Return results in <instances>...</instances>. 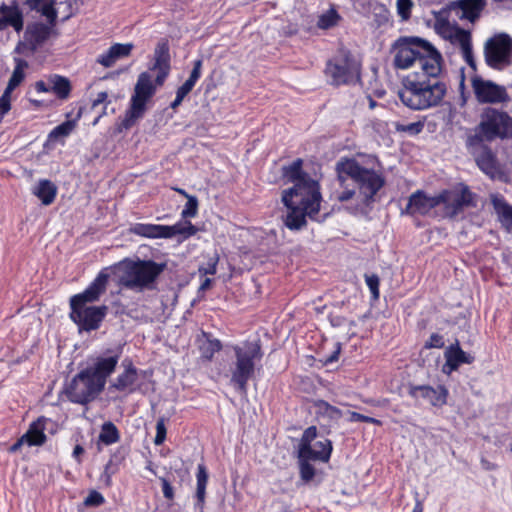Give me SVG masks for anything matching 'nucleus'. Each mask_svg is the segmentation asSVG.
Returning <instances> with one entry per match:
<instances>
[{"label":"nucleus","instance_id":"1","mask_svg":"<svg viewBox=\"0 0 512 512\" xmlns=\"http://www.w3.org/2000/svg\"><path fill=\"white\" fill-rule=\"evenodd\" d=\"M303 164V159L297 158L282 167V176L293 184L282 193V202L288 209L285 225L290 230L305 227L307 217L317 220L321 208V185L304 171Z\"/></svg>","mask_w":512,"mask_h":512},{"label":"nucleus","instance_id":"2","mask_svg":"<svg viewBox=\"0 0 512 512\" xmlns=\"http://www.w3.org/2000/svg\"><path fill=\"white\" fill-rule=\"evenodd\" d=\"M425 61L422 70L406 75L398 97L402 104L414 111H423L439 106L447 93L443 77L444 60L436 61L433 57Z\"/></svg>","mask_w":512,"mask_h":512},{"label":"nucleus","instance_id":"3","mask_svg":"<svg viewBox=\"0 0 512 512\" xmlns=\"http://www.w3.org/2000/svg\"><path fill=\"white\" fill-rule=\"evenodd\" d=\"M335 170L341 186L348 178L353 180L366 206L375 202L376 195L386 184L381 172L362 166L355 158L341 157L336 163Z\"/></svg>","mask_w":512,"mask_h":512},{"label":"nucleus","instance_id":"4","mask_svg":"<svg viewBox=\"0 0 512 512\" xmlns=\"http://www.w3.org/2000/svg\"><path fill=\"white\" fill-rule=\"evenodd\" d=\"M510 137H512V117L506 111L486 107L480 115V122L475 126L474 133L467 136L466 146L477 147L483 143Z\"/></svg>","mask_w":512,"mask_h":512},{"label":"nucleus","instance_id":"5","mask_svg":"<svg viewBox=\"0 0 512 512\" xmlns=\"http://www.w3.org/2000/svg\"><path fill=\"white\" fill-rule=\"evenodd\" d=\"M235 361L230 367V384L239 392L246 393L248 382L255 374L257 363L263 358L259 341H245L232 347Z\"/></svg>","mask_w":512,"mask_h":512},{"label":"nucleus","instance_id":"6","mask_svg":"<svg viewBox=\"0 0 512 512\" xmlns=\"http://www.w3.org/2000/svg\"><path fill=\"white\" fill-rule=\"evenodd\" d=\"M395 55L393 64L397 69H408L418 64L423 69L425 61L433 57L437 62L442 61L441 53L427 40L419 37H402L394 44Z\"/></svg>","mask_w":512,"mask_h":512},{"label":"nucleus","instance_id":"7","mask_svg":"<svg viewBox=\"0 0 512 512\" xmlns=\"http://www.w3.org/2000/svg\"><path fill=\"white\" fill-rule=\"evenodd\" d=\"M120 284L127 289H153L159 276L164 272L166 263L153 260H125Z\"/></svg>","mask_w":512,"mask_h":512},{"label":"nucleus","instance_id":"8","mask_svg":"<svg viewBox=\"0 0 512 512\" xmlns=\"http://www.w3.org/2000/svg\"><path fill=\"white\" fill-rule=\"evenodd\" d=\"M324 75L334 87L351 85L360 80V65L348 49L341 48L327 60Z\"/></svg>","mask_w":512,"mask_h":512},{"label":"nucleus","instance_id":"9","mask_svg":"<svg viewBox=\"0 0 512 512\" xmlns=\"http://www.w3.org/2000/svg\"><path fill=\"white\" fill-rule=\"evenodd\" d=\"M439 205H444V217L455 220L466 208L477 206L476 194L461 183L452 189H443L438 193Z\"/></svg>","mask_w":512,"mask_h":512},{"label":"nucleus","instance_id":"10","mask_svg":"<svg viewBox=\"0 0 512 512\" xmlns=\"http://www.w3.org/2000/svg\"><path fill=\"white\" fill-rule=\"evenodd\" d=\"M102 391V387L85 369L79 371L64 388L68 400L81 405L94 401Z\"/></svg>","mask_w":512,"mask_h":512},{"label":"nucleus","instance_id":"11","mask_svg":"<svg viewBox=\"0 0 512 512\" xmlns=\"http://www.w3.org/2000/svg\"><path fill=\"white\" fill-rule=\"evenodd\" d=\"M484 58L487 66L494 70H504L512 63V38L499 33L489 38L484 45Z\"/></svg>","mask_w":512,"mask_h":512},{"label":"nucleus","instance_id":"12","mask_svg":"<svg viewBox=\"0 0 512 512\" xmlns=\"http://www.w3.org/2000/svg\"><path fill=\"white\" fill-rule=\"evenodd\" d=\"M198 229L190 221H186L184 224L178 222L174 225H160L150 223H136L131 228V232L135 235L157 239L164 238L169 239L176 235H182L184 239H187L197 233Z\"/></svg>","mask_w":512,"mask_h":512},{"label":"nucleus","instance_id":"13","mask_svg":"<svg viewBox=\"0 0 512 512\" xmlns=\"http://www.w3.org/2000/svg\"><path fill=\"white\" fill-rule=\"evenodd\" d=\"M108 312L106 305L87 306L84 303L70 301V319L77 325L79 331L97 330Z\"/></svg>","mask_w":512,"mask_h":512},{"label":"nucleus","instance_id":"14","mask_svg":"<svg viewBox=\"0 0 512 512\" xmlns=\"http://www.w3.org/2000/svg\"><path fill=\"white\" fill-rule=\"evenodd\" d=\"M122 354L121 349H106L93 358L92 363L84 368L104 390L108 378L115 373Z\"/></svg>","mask_w":512,"mask_h":512},{"label":"nucleus","instance_id":"15","mask_svg":"<svg viewBox=\"0 0 512 512\" xmlns=\"http://www.w3.org/2000/svg\"><path fill=\"white\" fill-rule=\"evenodd\" d=\"M471 86L479 103L497 104L510 101V96L504 86L484 80L480 76L471 79Z\"/></svg>","mask_w":512,"mask_h":512},{"label":"nucleus","instance_id":"16","mask_svg":"<svg viewBox=\"0 0 512 512\" xmlns=\"http://www.w3.org/2000/svg\"><path fill=\"white\" fill-rule=\"evenodd\" d=\"M123 370L117 375V377L111 382L109 389L116 390L118 392H124L127 394H133L140 391L141 386L137 383L139 370L133 364L132 360L125 359L122 362Z\"/></svg>","mask_w":512,"mask_h":512},{"label":"nucleus","instance_id":"17","mask_svg":"<svg viewBox=\"0 0 512 512\" xmlns=\"http://www.w3.org/2000/svg\"><path fill=\"white\" fill-rule=\"evenodd\" d=\"M35 90L38 93H53L59 100H66L70 97L72 84L69 78L50 74L46 80H39L35 83Z\"/></svg>","mask_w":512,"mask_h":512},{"label":"nucleus","instance_id":"18","mask_svg":"<svg viewBox=\"0 0 512 512\" xmlns=\"http://www.w3.org/2000/svg\"><path fill=\"white\" fill-rule=\"evenodd\" d=\"M437 206H439L438 194L428 196L425 191L419 189L409 196L407 205L402 209L401 214L425 216Z\"/></svg>","mask_w":512,"mask_h":512},{"label":"nucleus","instance_id":"19","mask_svg":"<svg viewBox=\"0 0 512 512\" xmlns=\"http://www.w3.org/2000/svg\"><path fill=\"white\" fill-rule=\"evenodd\" d=\"M473 155L478 168L490 178H495L499 174V163L495 153L483 143L477 147H467Z\"/></svg>","mask_w":512,"mask_h":512},{"label":"nucleus","instance_id":"20","mask_svg":"<svg viewBox=\"0 0 512 512\" xmlns=\"http://www.w3.org/2000/svg\"><path fill=\"white\" fill-rule=\"evenodd\" d=\"M408 393L412 398L427 400L434 407L444 406L449 395L444 385H438L436 388L430 385H411Z\"/></svg>","mask_w":512,"mask_h":512},{"label":"nucleus","instance_id":"21","mask_svg":"<svg viewBox=\"0 0 512 512\" xmlns=\"http://www.w3.org/2000/svg\"><path fill=\"white\" fill-rule=\"evenodd\" d=\"M155 86L152 84L151 75L148 72H142L138 76L135 85L134 94L131 98V107L136 112H143L146 109L147 101L154 95Z\"/></svg>","mask_w":512,"mask_h":512},{"label":"nucleus","instance_id":"22","mask_svg":"<svg viewBox=\"0 0 512 512\" xmlns=\"http://www.w3.org/2000/svg\"><path fill=\"white\" fill-rule=\"evenodd\" d=\"M108 281L109 274L105 269L101 270L88 287L82 293L73 295L70 301L84 304L98 301L100 296L106 291Z\"/></svg>","mask_w":512,"mask_h":512},{"label":"nucleus","instance_id":"23","mask_svg":"<svg viewBox=\"0 0 512 512\" xmlns=\"http://www.w3.org/2000/svg\"><path fill=\"white\" fill-rule=\"evenodd\" d=\"M108 281L109 274L105 269L101 270L88 287L82 293L73 295L70 301L84 304L98 301L100 296L106 291Z\"/></svg>","mask_w":512,"mask_h":512},{"label":"nucleus","instance_id":"24","mask_svg":"<svg viewBox=\"0 0 512 512\" xmlns=\"http://www.w3.org/2000/svg\"><path fill=\"white\" fill-rule=\"evenodd\" d=\"M108 281L109 274L105 269L101 270L88 287L82 293L73 295L70 301L84 304L98 301L100 296L106 291Z\"/></svg>","mask_w":512,"mask_h":512},{"label":"nucleus","instance_id":"25","mask_svg":"<svg viewBox=\"0 0 512 512\" xmlns=\"http://www.w3.org/2000/svg\"><path fill=\"white\" fill-rule=\"evenodd\" d=\"M446 362L443 371L451 373L458 370L461 364H472L475 360L474 356L466 353L459 346V343L450 345L445 351Z\"/></svg>","mask_w":512,"mask_h":512},{"label":"nucleus","instance_id":"26","mask_svg":"<svg viewBox=\"0 0 512 512\" xmlns=\"http://www.w3.org/2000/svg\"><path fill=\"white\" fill-rule=\"evenodd\" d=\"M486 5V0H456L450 2L448 7L450 10L460 9L462 11L460 18L467 19L473 23L479 19Z\"/></svg>","mask_w":512,"mask_h":512},{"label":"nucleus","instance_id":"27","mask_svg":"<svg viewBox=\"0 0 512 512\" xmlns=\"http://www.w3.org/2000/svg\"><path fill=\"white\" fill-rule=\"evenodd\" d=\"M133 48L132 43H115L105 53L99 55L97 62L105 68H110L117 60L130 56Z\"/></svg>","mask_w":512,"mask_h":512},{"label":"nucleus","instance_id":"28","mask_svg":"<svg viewBox=\"0 0 512 512\" xmlns=\"http://www.w3.org/2000/svg\"><path fill=\"white\" fill-rule=\"evenodd\" d=\"M491 204L501 226L507 232H512V205L500 194L491 195Z\"/></svg>","mask_w":512,"mask_h":512},{"label":"nucleus","instance_id":"29","mask_svg":"<svg viewBox=\"0 0 512 512\" xmlns=\"http://www.w3.org/2000/svg\"><path fill=\"white\" fill-rule=\"evenodd\" d=\"M0 30L11 26L16 32L23 29V14L17 6H0Z\"/></svg>","mask_w":512,"mask_h":512},{"label":"nucleus","instance_id":"30","mask_svg":"<svg viewBox=\"0 0 512 512\" xmlns=\"http://www.w3.org/2000/svg\"><path fill=\"white\" fill-rule=\"evenodd\" d=\"M47 421L46 417L40 416L29 425L28 430L22 435L26 444L29 446H41L46 442L47 437L44 431Z\"/></svg>","mask_w":512,"mask_h":512},{"label":"nucleus","instance_id":"31","mask_svg":"<svg viewBox=\"0 0 512 512\" xmlns=\"http://www.w3.org/2000/svg\"><path fill=\"white\" fill-rule=\"evenodd\" d=\"M35 195L44 206L51 205L58 193V187L49 179H40L32 189Z\"/></svg>","mask_w":512,"mask_h":512},{"label":"nucleus","instance_id":"32","mask_svg":"<svg viewBox=\"0 0 512 512\" xmlns=\"http://www.w3.org/2000/svg\"><path fill=\"white\" fill-rule=\"evenodd\" d=\"M208 471L206 466L201 463L198 464L197 473H196V492H195V507L200 511L203 510L206 499V488L208 484Z\"/></svg>","mask_w":512,"mask_h":512},{"label":"nucleus","instance_id":"33","mask_svg":"<svg viewBox=\"0 0 512 512\" xmlns=\"http://www.w3.org/2000/svg\"><path fill=\"white\" fill-rule=\"evenodd\" d=\"M171 56L169 42L166 38H162L157 43L154 50V63L151 69L171 68Z\"/></svg>","mask_w":512,"mask_h":512},{"label":"nucleus","instance_id":"34","mask_svg":"<svg viewBox=\"0 0 512 512\" xmlns=\"http://www.w3.org/2000/svg\"><path fill=\"white\" fill-rule=\"evenodd\" d=\"M202 64V59H196L193 62V68L189 78L180 87H178L176 96L184 100V98L193 90L195 84L201 77Z\"/></svg>","mask_w":512,"mask_h":512},{"label":"nucleus","instance_id":"35","mask_svg":"<svg viewBox=\"0 0 512 512\" xmlns=\"http://www.w3.org/2000/svg\"><path fill=\"white\" fill-rule=\"evenodd\" d=\"M333 450L332 442L329 439L317 441L314 448L311 447V453L304 454L301 458H310L322 462L329 461Z\"/></svg>","mask_w":512,"mask_h":512},{"label":"nucleus","instance_id":"36","mask_svg":"<svg viewBox=\"0 0 512 512\" xmlns=\"http://www.w3.org/2000/svg\"><path fill=\"white\" fill-rule=\"evenodd\" d=\"M27 67L28 63L26 60L22 58H15V68L5 89V95H10V93L22 83L25 78V69Z\"/></svg>","mask_w":512,"mask_h":512},{"label":"nucleus","instance_id":"37","mask_svg":"<svg viewBox=\"0 0 512 512\" xmlns=\"http://www.w3.org/2000/svg\"><path fill=\"white\" fill-rule=\"evenodd\" d=\"M205 342L200 345L199 349L201 357L207 361H211L215 353L220 352L223 348L222 342L219 339L213 338L209 332H202Z\"/></svg>","mask_w":512,"mask_h":512},{"label":"nucleus","instance_id":"38","mask_svg":"<svg viewBox=\"0 0 512 512\" xmlns=\"http://www.w3.org/2000/svg\"><path fill=\"white\" fill-rule=\"evenodd\" d=\"M312 405L318 416L325 417L329 420H338L343 415L338 407L331 405L323 399L313 400Z\"/></svg>","mask_w":512,"mask_h":512},{"label":"nucleus","instance_id":"39","mask_svg":"<svg viewBox=\"0 0 512 512\" xmlns=\"http://www.w3.org/2000/svg\"><path fill=\"white\" fill-rule=\"evenodd\" d=\"M120 440V431L117 426L111 422H104L98 436V441L106 446L115 444Z\"/></svg>","mask_w":512,"mask_h":512},{"label":"nucleus","instance_id":"40","mask_svg":"<svg viewBox=\"0 0 512 512\" xmlns=\"http://www.w3.org/2000/svg\"><path fill=\"white\" fill-rule=\"evenodd\" d=\"M29 40L35 45H41L51 35V27L43 23H35L29 30Z\"/></svg>","mask_w":512,"mask_h":512},{"label":"nucleus","instance_id":"41","mask_svg":"<svg viewBox=\"0 0 512 512\" xmlns=\"http://www.w3.org/2000/svg\"><path fill=\"white\" fill-rule=\"evenodd\" d=\"M316 437V426H310L304 430L299 444V458L306 453H311V445Z\"/></svg>","mask_w":512,"mask_h":512},{"label":"nucleus","instance_id":"42","mask_svg":"<svg viewBox=\"0 0 512 512\" xmlns=\"http://www.w3.org/2000/svg\"><path fill=\"white\" fill-rule=\"evenodd\" d=\"M394 129L399 133H406L410 136H416L420 134L425 126V118L417 122L404 124L399 121L393 123Z\"/></svg>","mask_w":512,"mask_h":512},{"label":"nucleus","instance_id":"43","mask_svg":"<svg viewBox=\"0 0 512 512\" xmlns=\"http://www.w3.org/2000/svg\"><path fill=\"white\" fill-rule=\"evenodd\" d=\"M75 127L73 121H65L51 130L48 135L50 141H56L60 138L67 137L71 134Z\"/></svg>","mask_w":512,"mask_h":512},{"label":"nucleus","instance_id":"44","mask_svg":"<svg viewBox=\"0 0 512 512\" xmlns=\"http://www.w3.org/2000/svg\"><path fill=\"white\" fill-rule=\"evenodd\" d=\"M366 285L368 286L371 293V301H378L380 297V278L377 274H365L364 275Z\"/></svg>","mask_w":512,"mask_h":512},{"label":"nucleus","instance_id":"45","mask_svg":"<svg viewBox=\"0 0 512 512\" xmlns=\"http://www.w3.org/2000/svg\"><path fill=\"white\" fill-rule=\"evenodd\" d=\"M37 12H40L43 16H45L51 26L56 24L57 20V10L54 7V1L50 0L47 3H44L39 6L38 9H34Z\"/></svg>","mask_w":512,"mask_h":512},{"label":"nucleus","instance_id":"46","mask_svg":"<svg viewBox=\"0 0 512 512\" xmlns=\"http://www.w3.org/2000/svg\"><path fill=\"white\" fill-rule=\"evenodd\" d=\"M339 15L335 10H330L327 13L322 14L318 20V27L321 29H328L337 24Z\"/></svg>","mask_w":512,"mask_h":512},{"label":"nucleus","instance_id":"47","mask_svg":"<svg viewBox=\"0 0 512 512\" xmlns=\"http://www.w3.org/2000/svg\"><path fill=\"white\" fill-rule=\"evenodd\" d=\"M310 458H300V477L304 482L311 481L315 476V468L309 463Z\"/></svg>","mask_w":512,"mask_h":512},{"label":"nucleus","instance_id":"48","mask_svg":"<svg viewBox=\"0 0 512 512\" xmlns=\"http://www.w3.org/2000/svg\"><path fill=\"white\" fill-rule=\"evenodd\" d=\"M199 202L196 196L188 197L184 209L181 212V217L184 219L194 218L198 213Z\"/></svg>","mask_w":512,"mask_h":512},{"label":"nucleus","instance_id":"49","mask_svg":"<svg viewBox=\"0 0 512 512\" xmlns=\"http://www.w3.org/2000/svg\"><path fill=\"white\" fill-rule=\"evenodd\" d=\"M143 115V112H136L133 107H130L129 112H127L125 118L121 121L118 131L121 132L123 129L131 128L136 120Z\"/></svg>","mask_w":512,"mask_h":512},{"label":"nucleus","instance_id":"50","mask_svg":"<svg viewBox=\"0 0 512 512\" xmlns=\"http://www.w3.org/2000/svg\"><path fill=\"white\" fill-rule=\"evenodd\" d=\"M348 421L349 422H364V423L374 424L377 426H382V421H380L379 419H376V418L370 417V416H366L364 414H361V413H358L355 411L349 412Z\"/></svg>","mask_w":512,"mask_h":512},{"label":"nucleus","instance_id":"51","mask_svg":"<svg viewBox=\"0 0 512 512\" xmlns=\"http://www.w3.org/2000/svg\"><path fill=\"white\" fill-rule=\"evenodd\" d=\"M397 12L402 20H408L411 17L413 7L412 0H397Z\"/></svg>","mask_w":512,"mask_h":512},{"label":"nucleus","instance_id":"52","mask_svg":"<svg viewBox=\"0 0 512 512\" xmlns=\"http://www.w3.org/2000/svg\"><path fill=\"white\" fill-rule=\"evenodd\" d=\"M455 38L457 42L459 43L461 50L462 49H469V46L472 45L471 43V34L468 30H465L463 28H457Z\"/></svg>","mask_w":512,"mask_h":512},{"label":"nucleus","instance_id":"53","mask_svg":"<svg viewBox=\"0 0 512 512\" xmlns=\"http://www.w3.org/2000/svg\"><path fill=\"white\" fill-rule=\"evenodd\" d=\"M167 429L165 419L160 417L156 422V435L154 438L155 445H161L166 440Z\"/></svg>","mask_w":512,"mask_h":512},{"label":"nucleus","instance_id":"54","mask_svg":"<svg viewBox=\"0 0 512 512\" xmlns=\"http://www.w3.org/2000/svg\"><path fill=\"white\" fill-rule=\"evenodd\" d=\"M104 502V496L96 490H92L84 499V505L87 507H98L102 505Z\"/></svg>","mask_w":512,"mask_h":512},{"label":"nucleus","instance_id":"55","mask_svg":"<svg viewBox=\"0 0 512 512\" xmlns=\"http://www.w3.org/2000/svg\"><path fill=\"white\" fill-rule=\"evenodd\" d=\"M445 345L444 338L442 335L438 333H432L429 337V339L425 342L424 348L425 349H432L437 348L441 349Z\"/></svg>","mask_w":512,"mask_h":512},{"label":"nucleus","instance_id":"56","mask_svg":"<svg viewBox=\"0 0 512 512\" xmlns=\"http://www.w3.org/2000/svg\"><path fill=\"white\" fill-rule=\"evenodd\" d=\"M161 486H162V492L163 496L169 500L172 501L174 499V489L170 482L166 478H161Z\"/></svg>","mask_w":512,"mask_h":512},{"label":"nucleus","instance_id":"57","mask_svg":"<svg viewBox=\"0 0 512 512\" xmlns=\"http://www.w3.org/2000/svg\"><path fill=\"white\" fill-rule=\"evenodd\" d=\"M155 70L158 71L155 83L157 86H162L169 75L170 68H156Z\"/></svg>","mask_w":512,"mask_h":512},{"label":"nucleus","instance_id":"58","mask_svg":"<svg viewBox=\"0 0 512 512\" xmlns=\"http://www.w3.org/2000/svg\"><path fill=\"white\" fill-rule=\"evenodd\" d=\"M462 53H463V56H464V59L466 61V63L473 69H475L476 67V63H475V59H474V56H473V50H472V45L469 46V49L466 50V49H462Z\"/></svg>","mask_w":512,"mask_h":512},{"label":"nucleus","instance_id":"59","mask_svg":"<svg viewBox=\"0 0 512 512\" xmlns=\"http://www.w3.org/2000/svg\"><path fill=\"white\" fill-rule=\"evenodd\" d=\"M341 353V344L337 342L335 344V350L326 358L325 364H331L339 359Z\"/></svg>","mask_w":512,"mask_h":512},{"label":"nucleus","instance_id":"60","mask_svg":"<svg viewBox=\"0 0 512 512\" xmlns=\"http://www.w3.org/2000/svg\"><path fill=\"white\" fill-rule=\"evenodd\" d=\"M356 192L354 189H345L338 194L337 199L340 202H346L355 196Z\"/></svg>","mask_w":512,"mask_h":512},{"label":"nucleus","instance_id":"61","mask_svg":"<svg viewBox=\"0 0 512 512\" xmlns=\"http://www.w3.org/2000/svg\"><path fill=\"white\" fill-rule=\"evenodd\" d=\"M108 94L105 91L99 92L96 98L92 101V107L95 108L98 105L105 103L107 101Z\"/></svg>","mask_w":512,"mask_h":512},{"label":"nucleus","instance_id":"62","mask_svg":"<svg viewBox=\"0 0 512 512\" xmlns=\"http://www.w3.org/2000/svg\"><path fill=\"white\" fill-rule=\"evenodd\" d=\"M24 444H26V441H25L24 437H23V436H21L20 438H18V439H17V441H16L14 444H12V445L8 448V452H9V453H16V452H18V451L21 449V447H22Z\"/></svg>","mask_w":512,"mask_h":512},{"label":"nucleus","instance_id":"63","mask_svg":"<svg viewBox=\"0 0 512 512\" xmlns=\"http://www.w3.org/2000/svg\"><path fill=\"white\" fill-rule=\"evenodd\" d=\"M85 453V450L83 448L82 445L80 444H77L75 445L74 449H73V453H72V456L74 457V459L78 462V463H81L82 462V459H81V456Z\"/></svg>","mask_w":512,"mask_h":512},{"label":"nucleus","instance_id":"64","mask_svg":"<svg viewBox=\"0 0 512 512\" xmlns=\"http://www.w3.org/2000/svg\"><path fill=\"white\" fill-rule=\"evenodd\" d=\"M481 466L486 471H493L498 468L497 464L490 462L489 460L482 458L481 459Z\"/></svg>","mask_w":512,"mask_h":512}]
</instances>
